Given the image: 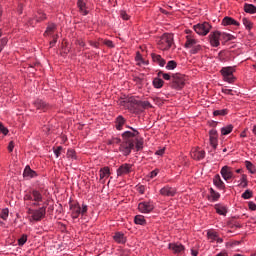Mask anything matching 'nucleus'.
Segmentation results:
<instances>
[{
	"label": "nucleus",
	"mask_w": 256,
	"mask_h": 256,
	"mask_svg": "<svg viewBox=\"0 0 256 256\" xmlns=\"http://www.w3.org/2000/svg\"><path fill=\"white\" fill-rule=\"evenodd\" d=\"M67 157L69 159H77V154L75 153V150L73 149H68L67 151Z\"/></svg>",
	"instance_id": "nucleus-41"
},
{
	"label": "nucleus",
	"mask_w": 256,
	"mask_h": 256,
	"mask_svg": "<svg viewBox=\"0 0 256 256\" xmlns=\"http://www.w3.org/2000/svg\"><path fill=\"white\" fill-rule=\"evenodd\" d=\"M253 197V192L251 190H246L243 194H242V198L243 199H251Z\"/></svg>",
	"instance_id": "nucleus-42"
},
{
	"label": "nucleus",
	"mask_w": 256,
	"mask_h": 256,
	"mask_svg": "<svg viewBox=\"0 0 256 256\" xmlns=\"http://www.w3.org/2000/svg\"><path fill=\"white\" fill-rule=\"evenodd\" d=\"M222 25L227 26V25H235L236 27H239V22H237L235 19L226 16L224 17V19L222 20Z\"/></svg>",
	"instance_id": "nucleus-24"
},
{
	"label": "nucleus",
	"mask_w": 256,
	"mask_h": 256,
	"mask_svg": "<svg viewBox=\"0 0 256 256\" xmlns=\"http://www.w3.org/2000/svg\"><path fill=\"white\" fill-rule=\"evenodd\" d=\"M176 68H177V62H175V60L168 61L166 65V69H168V71H173V69H176Z\"/></svg>",
	"instance_id": "nucleus-36"
},
{
	"label": "nucleus",
	"mask_w": 256,
	"mask_h": 256,
	"mask_svg": "<svg viewBox=\"0 0 256 256\" xmlns=\"http://www.w3.org/2000/svg\"><path fill=\"white\" fill-rule=\"evenodd\" d=\"M7 43V38H2L0 40V47H5V44Z\"/></svg>",
	"instance_id": "nucleus-57"
},
{
	"label": "nucleus",
	"mask_w": 256,
	"mask_h": 256,
	"mask_svg": "<svg viewBox=\"0 0 256 256\" xmlns=\"http://www.w3.org/2000/svg\"><path fill=\"white\" fill-rule=\"evenodd\" d=\"M169 249H171V251L175 253H182L183 251H185V246L179 243H172V244H169Z\"/></svg>",
	"instance_id": "nucleus-19"
},
{
	"label": "nucleus",
	"mask_w": 256,
	"mask_h": 256,
	"mask_svg": "<svg viewBox=\"0 0 256 256\" xmlns=\"http://www.w3.org/2000/svg\"><path fill=\"white\" fill-rule=\"evenodd\" d=\"M185 87V75L176 73L172 75V89H183Z\"/></svg>",
	"instance_id": "nucleus-6"
},
{
	"label": "nucleus",
	"mask_w": 256,
	"mask_h": 256,
	"mask_svg": "<svg viewBox=\"0 0 256 256\" xmlns=\"http://www.w3.org/2000/svg\"><path fill=\"white\" fill-rule=\"evenodd\" d=\"M215 241H217V243H222L223 242L222 238H219V236H217Z\"/></svg>",
	"instance_id": "nucleus-64"
},
{
	"label": "nucleus",
	"mask_w": 256,
	"mask_h": 256,
	"mask_svg": "<svg viewBox=\"0 0 256 256\" xmlns=\"http://www.w3.org/2000/svg\"><path fill=\"white\" fill-rule=\"evenodd\" d=\"M77 44L80 46V47H85V42L83 40H78L77 41Z\"/></svg>",
	"instance_id": "nucleus-60"
},
{
	"label": "nucleus",
	"mask_w": 256,
	"mask_h": 256,
	"mask_svg": "<svg viewBox=\"0 0 256 256\" xmlns=\"http://www.w3.org/2000/svg\"><path fill=\"white\" fill-rule=\"evenodd\" d=\"M155 209L153 202H140L138 204V210L140 213H151Z\"/></svg>",
	"instance_id": "nucleus-10"
},
{
	"label": "nucleus",
	"mask_w": 256,
	"mask_h": 256,
	"mask_svg": "<svg viewBox=\"0 0 256 256\" xmlns=\"http://www.w3.org/2000/svg\"><path fill=\"white\" fill-rule=\"evenodd\" d=\"M191 157L196 161H201V159H205V150L195 149L191 152Z\"/></svg>",
	"instance_id": "nucleus-15"
},
{
	"label": "nucleus",
	"mask_w": 256,
	"mask_h": 256,
	"mask_svg": "<svg viewBox=\"0 0 256 256\" xmlns=\"http://www.w3.org/2000/svg\"><path fill=\"white\" fill-rule=\"evenodd\" d=\"M109 175H111V170L109 167H103L99 171L100 181L105 183V179H109Z\"/></svg>",
	"instance_id": "nucleus-16"
},
{
	"label": "nucleus",
	"mask_w": 256,
	"mask_h": 256,
	"mask_svg": "<svg viewBox=\"0 0 256 256\" xmlns=\"http://www.w3.org/2000/svg\"><path fill=\"white\" fill-rule=\"evenodd\" d=\"M246 168L249 170L250 173L254 174L256 172L255 165L253 163L246 161L245 162Z\"/></svg>",
	"instance_id": "nucleus-39"
},
{
	"label": "nucleus",
	"mask_w": 256,
	"mask_h": 256,
	"mask_svg": "<svg viewBox=\"0 0 256 256\" xmlns=\"http://www.w3.org/2000/svg\"><path fill=\"white\" fill-rule=\"evenodd\" d=\"M207 237H208V239L211 240V242L216 241V239H217V233L212 232V231H209V232L207 233Z\"/></svg>",
	"instance_id": "nucleus-43"
},
{
	"label": "nucleus",
	"mask_w": 256,
	"mask_h": 256,
	"mask_svg": "<svg viewBox=\"0 0 256 256\" xmlns=\"http://www.w3.org/2000/svg\"><path fill=\"white\" fill-rule=\"evenodd\" d=\"M220 173L224 179V181H229L233 179V168L229 166H224L221 168Z\"/></svg>",
	"instance_id": "nucleus-11"
},
{
	"label": "nucleus",
	"mask_w": 256,
	"mask_h": 256,
	"mask_svg": "<svg viewBox=\"0 0 256 256\" xmlns=\"http://www.w3.org/2000/svg\"><path fill=\"white\" fill-rule=\"evenodd\" d=\"M213 115L215 117H217L219 115L225 116V115H227V109L216 110V111L213 112Z\"/></svg>",
	"instance_id": "nucleus-44"
},
{
	"label": "nucleus",
	"mask_w": 256,
	"mask_h": 256,
	"mask_svg": "<svg viewBox=\"0 0 256 256\" xmlns=\"http://www.w3.org/2000/svg\"><path fill=\"white\" fill-rule=\"evenodd\" d=\"M156 175H159V169H155L152 172H150V179H154Z\"/></svg>",
	"instance_id": "nucleus-51"
},
{
	"label": "nucleus",
	"mask_w": 256,
	"mask_h": 256,
	"mask_svg": "<svg viewBox=\"0 0 256 256\" xmlns=\"http://www.w3.org/2000/svg\"><path fill=\"white\" fill-rule=\"evenodd\" d=\"M245 13H250L251 15L256 13V7L253 4H245L244 5Z\"/></svg>",
	"instance_id": "nucleus-29"
},
{
	"label": "nucleus",
	"mask_w": 256,
	"mask_h": 256,
	"mask_svg": "<svg viewBox=\"0 0 256 256\" xmlns=\"http://www.w3.org/2000/svg\"><path fill=\"white\" fill-rule=\"evenodd\" d=\"M77 6L80 9L82 15H88L89 11H87V4L83 0H78Z\"/></svg>",
	"instance_id": "nucleus-26"
},
{
	"label": "nucleus",
	"mask_w": 256,
	"mask_h": 256,
	"mask_svg": "<svg viewBox=\"0 0 256 256\" xmlns=\"http://www.w3.org/2000/svg\"><path fill=\"white\" fill-rule=\"evenodd\" d=\"M28 213L32 215L33 221H41V219H44L45 215L47 214V207L42 206L36 210L29 209Z\"/></svg>",
	"instance_id": "nucleus-7"
},
{
	"label": "nucleus",
	"mask_w": 256,
	"mask_h": 256,
	"mask_svg": "<svg viewBox=\"0 0 256 256\" xmlns=\"http://www.w3.org/2000/svg\"><path fill=\"white\" fill-rule=\"evenodd\" d=\"M210 197H212L213 201H219L221 194L219 192H216L213 190V188L210 189Z\"/></svg>",
	"instance_id": "nucleus-34"
},
{
	"label": "nucleus",
	"mask_w": 256,
	"mask_h": 256,
	"mask_svg": "<svg viewBox=\"0 0 256 256\" xmlns=\"http://www.w3.org/2000/svg\"><path fill=\"white\" fill-rule=\"evenodd\" d=\"M34 107L40 111H47V109H49V104L41 99H37L34 101Z\"/></svg>",
	"instance_id": "nucleus-17"
},
{
	"label": "nucleus",
	"mask_w": 256,
	"mask_h": 256,
	"mask_svg": "<svg viewBox=\"0 0 256 256\" xmlns=\"http://www.w3.org/2000/svg\"><path fill=\"white\" fill-rule=\"evenodd\" d=\"M151 103L149 101H140L138 105V110L141 111V109H151Z\"/></svg>",
	"instance_id": "nucleus-32"
},
{
	"label": "nucleus",
	"mask_w": 256,
	"mask_h": 256,
	"mask_svg": "<svg viewBox=\"0 0 256 256\" xmlns=\"http://www.w3.org/2000/svg\"><path fill=\"white\" fill-rule=\"evenodd\" d=\"M104 45H106L107 47H114L113 46V41H111V40H106V41H104Z\"/></svg>",
	"instance_id": "nucleus-55"
},
{
	"label": "nucleus",
	"mask_w": 256,
	"mask_h": 256,
	"mask_svg": "<svg viewBox=\"0 0 256 256\" xmlns=\"http://www.w3.org/2000/svg\"><path fill=\"white\" fill-rule=\"evenodd\" d=\"M55 43H57V36H54L53 41L50 42V46L54 47Z\"/></svg>",
	"instance_id": "nucleus-59"
},
{
	"label": "nucleus",
	"mask_w": 256,
	"mask_h": 256,
	"mask_svg": "<svg viewBox=\"0 0 256 256\" xmlns=\"http://www.w3.org/2000/svg\"><path fill=\"white\" fill-rule=\"evenodd\" d=\"M159 77H163V79H165V81H169L171 80V75L167 74V73H163V72H159L158 73Z\"/></svg>",
	"instance_id": "nucleus-48"
},
{
	"label": "nucleus",
	"mask_w": 256,
	"mask_h": 256,
	"mask_svg": "<svg viewBox=\"0 0 256 256\" xmlns=\"http://www.w3.org/2000/svg\"><path fill=\"white\" fill-rule=\"evenodd\" d=\"M175 193H177V190L169 186L163 187L160 190V194H162L164 197H174Z\"/></svg>",
	"instance_id": "nucleus-14"
},
{
	"label": "nucleus",
	"mask_w": 256,
	"mask_h": 256,
	"mask_svg": "<svg viewBox=\"0 0 256 256\" xmlns=\"http://www.w3.org/2000/svg\"><path fill=\"white\" fill-rule=\"evenodd\" d=\"M134 223H136V225H147V221L143 215H136L134 218Z\"/></svg>",
	"instance_id": "nucleus-28"
},
{
	"label": "nucleus",
	"mask_w": 256,
	"mask_h": 256,
	"mask_svg": "<svg viewBox=\"0 0 256 256\" xmlns=\"http://www.w3.org/2000/svg\"><path fill=\"white\" fill-rule=\"evenodd\" d=\"M214 209L218 215H223L224 217L227 215V206L222 204H216Z\"/></svg>",
	"instance_id": "nucleus-21"
},
{
	"label": "nucleus",
	"mask_w": 256,
	"mask_h": 256,
	"mask_svg": "<svg viewBox=\"0 0 256 256\" xmlns=\"http://www.w3.org/2000/svg\"><path fill=\"white\" fill-rule=\"evenodd\" d=\"M221 37H224V39H226L227 41L231 39V35L225 33L221 34V32L215 31L210 33L209 35L210 45L212 47H219V45H221V43L219 42V39H221Z\"/></svg>",
	"instance_id": "nucleus-4"
},
{
	"label": "nucleus",
	"mask_w": 256,
	"mask_h": 256,
	"mask_svg": "<svg viewBox=\"0 0 256 256\" xmlns=\"http://www.w3.org/2000/svg\"><path fill=\"white\" fill-rule=\"evenodd\" d=\"M113 239L116 243L125 244L127 243V238L125 237V234L123 232H116L113 236Z\"/></svg>",
	"instance_id": "nucleus-18"
},
{
	"label": "nucleus",
	"mask_w": 256,
	"mask_h": 256,
	"mask_svg": "<svg viewBox=\"0 0 256 256\" xmlns=\"http://www.w3.org/2000/svg\"><path fill=\"white\" fill-rule=\"evenodd\" d=\"M248 207L251 211H256V204L254 202H249Z\"/></svg>",
	"instance_id": "nucleus-54"
},
{
	"label": "nucleus",
	"mask_w": 256,
	"mask_h": 256,
	"mask_svg": "<svg viewBox=\"0 0 256 256\" xmlns=\"http://www.w3.org/2000/svg\"><path fill=\"white\" fill-rule=\"evenodd\" d=\"M242 187H247V180L245 179V177L242 178Z\"/></svg>",
	"instance_id": "nucleus-61"
},
{
	"label": "nucleus",
	"mask_w": 256,
	"mask_h": 256,
	"mask_svg": "<svg viewBox=\"0 0 256 256\" xmlns=\"http://www.w3.org/2000/svg\"><path fill=\"white\" fill-rule=\"evenodd\" d=\"M89 44H90L92 47H95V49H99V44H98V42L90 41Z\"/></svg>",
	"instance_id": "nucleus-56"
},
{
	"label": "nucleus",
	"mask_w": 256,
	"mask_h": 256,
	"mask_svg": "<svg viewBox=\"0 0 256 256\" xmlns=\"http://www.w3.org/2000/svg\"><path fill=\"white\" fill-rule=\"evenodd\" d=\"M123 125H125V118H123V116H118L116 119V129L121 131L123 129Z\"/></svg>",
	"instance_id": "nucleus-27"
},
{
	"label": "nucleus",
	"mask_w": 256,
	"mask_h": 256,
	"mask_svg": "<svg viewBox=\"0 0 256 256\" xmlns=\"http://www.w3.org/2000/svg\"><path fill=\"white\" fill-rule=\"evenodd\" d=\"M164 153H165V148H162V149L156 151L155 155H160L161 156V155H164Z\"/></svg>",
	"instance_id": "nucleus-58"
},
{
	"label": "nucleus",
	"mask_w": 256,
	"mask_h": 256,
	"mask_svg": "<svg viewBox=\"0 0 256 256\" xmlns=\"http://www.w3.org/2000/svg\"><path fill=\"white\" fill-rule=\"evenodd\" d=\"M139 193H141V195L145 193V188L143 186L139 187Z\"/></svg>",
	"instance_id": "nucleus-62"
},
{
	"label": "nucleus",
	"mask_w": 256,
	"mask_h": 256,
	"mask_svg": "<svg viewBox=\"0 0 256 256\" xmlns=\"http://www.w3.org/2000/svg\"><path fill=\"white\" fill-rule=\"evenodd\" d=\"M191 253L193 256L199 255V252L197 250H191Z\"/></svg>",
	"instance_id": "nucleus-63"
},
{
	"label": "nucleus",
	"mask_w": 256,
	"mask_h": 256,
	"mask_svg": "<svg viewBox=\"0 0 256 256\" xmlns=\"http://www.w3.org/2000/svg\"><path fill=\"white\" fill-rule=\"evenodd\" d=\"M242 23L245 26V28L248 29V31H251V29H253V23L251 22V20L243 18Z\"/></svg>",
	"instance_id": "nucleus-33"
},
{
	"label": "nucleus",
	"mask_w": 256,
	"mask_h": 256,
	"mask_svg": "<svg viewBox=\"0 0 256 256\" xmlns=\"http://www.w3.org/2000/svg\"><path fill=\"white\" fill-rule=\"evenodd\" d=\"M213 183L218 189H225V183L221 180V176L219 174L214 176Z\"/></svg>",
	"instance_id": "nucleus-20"
},
{
	"label": "nucleus",
	"mask_w": 256,
	"mask_h": 256,
	"mask_svg": "<svg viewBox=\"0 0 256 256\" xmlns=\"http://www.w3.org/2000/svg\"><path fill=\"white\" fill-rule=\"evenodd\" d=\"M128 103H129L130 107H133V109H139L140 101L135 99L134 97L129 98Z\"/></svg>",
	"instance_id": "nucleus-31"
},
{
	"label": "nucleus",
	"mask_w": 256,
	"mask_h": 256,
	"mask_svg": "<svg viewBox=\"0 0 256 256\" xmlns=\"http://www.w3.org/2000/svg\"><path fill=\"white\" fill-rule=\"evenodd\" d=\"M131 131H126L122 134L123 142L120 145V151L125 157L127 155H131V150L135 149V137L139 135V131L135 130L134 128H131Z\"/></svg>",
	"instance_id": "nucleus-1"
},
{
	"label": "nucleus",
	"mask_w": 256,
	"mask_h": 256,
	"mask_svg": "<svg viewBox=\"0 0 256 256\" xmlns=\"http://www.w3.org/2000/svg\"><path fill=\"white\" fill-rule=\"evenodd\" d=\"M196 44H197V40L193 38V36H186L185 47L187 49H192L193 47L196 46Z\"/></svg>",
	"instance_id": "nucleus-25"
},
{
	"label": "nucleus",
	"mask_w": 256,
	"mask_h": 256,
	"mask_svg": "<svg viewBox=\"0 0 256 256\" xmlns=\"http://www.w3.org/2000/svg\"><path fill=\"white\" fill-rule=\"evenodd\" d=\"M120 17H122L124 19V21H128V19H129V15L125 11L120 12Z\"/></svg>",
	"instance_id": "nucleus-50"
},
{
	"label": "nucleus",
	"mask_w": 256,
	"mask_h": 256,
	"mask_svg": "<svg viewBox=\"0 0 256 256\" xmlns=\"http://www.w3.org/2000/svg\"><path fill=\"white\" fill-rule=\"evenodd\" d=\"M132 166L131 164H122L118 169H117V176L118 177H123V175H129L131 172Z\"/></svg>",
	"instance_id": "nucleus-12"
},
{
	"label": "nucleus",
	"mask_w": 256,
	"mask_h": 256,
	"mask_svg": "<svg viewBox=\"0 0 256 256\" xmlns=\"http://www.w3.org/2000/svg\"><path fill=\"white\" fill-rule=\"evenodd\" d=\"M72 219H79V215H85L87 213V205L83 204L82 207L79 203L70 205Z\"/></svg>",
	"instance_id": "nucleus-5"
},
{
	"label": "nucleus",
	"mask_w": 256,
	"mask_h": 256,
	"mask_svg": "<svg viewBox=\"0 0 256 256\" xmlns=\"http://www.w3.org/2000/svg\"><path fill=\"white\" fill-rule=\"evenodd\" d=\"M0 132L3 133V135H7V133H9V130L5 128L2 123H0Z\"/></svg>",
	"instance_id": "nucleus-49"
},
{
	"label": "nucleus",
	"mask_w": 256,
	"mask_h": 256,
	"mask_svg": "<svg viewBox=\"0 0 256 256\" xmlns=\"http://www.w3.org/2000/svg\"><path fill=\"white\" fill-rule=\"evenodd\" d=\"M57 30V26L55 24H50L47 26L46 31L44 32V35H53L55 31Z\"/></svg>",
	"instance_id": "nucleus-30"
},
{
	"label": "nucleus",
	"mask_w": 256,
	"mask_h": 256,
	"mask_svg": "<svg viewBox=\"0 0 256 256\" xmlns=\"http://www.w3.org/2000/svg\"><path fill=\"white\" fill-rule=\"evenodd\" d=\"M61 151H63V146H58L57 148H54V154L57 158L60 157Z\"/></svg>",
	"instance_id": "nucleus-47"
},
{
	"label": "nucleus",
	"mask_w": 256,
	"mask_h": 256,
	"mask_svg": "<svg viewBox=\"0 0 256 256\" xmlns=\"http://www.w3.org/2000/svg\"><path fill=\"white\" fill-rule=\"evenodd\" d=\"M1 219H3L4 221H7V217H9V210L8 209H4L2 210L1 213Z\"/></svg>",
	"instance_id": "nucleus-46"
},
{
	"label": "nucleus",
	"mask_w": 256,
	"mask_h": 256,
	"mask_svg": "<svg viewBox=\"0 0 256 256\" xmlns=\"http://www.w3.org/2000/svg\"><path fill=\"white\" fill-rule=\"evenodd\" d=\"M27 243V235L23 234L19 239H18V245L20 247H23Z\"/></svg>",
	"instance_id": "nucleus-40"
},
{
	"label": "nucleus",
	"mask_w": 256,
	"mask_h": 256,
	"mask_svg": "<svg viewBox=\"0 0 256 256\" xmlns=\"http://www.w3.org/2000/svg\"><path fill=\"white\" fill-rule=\"evenodd\" d=\"M194 31L198 35L205 36L211 31V24H209V22H203V23L196 24V25H194Z\"/></svg>",
	"instance_id": "nucleus-9"
},
{
	"label": "nucleus",
	"mask_w": 256,
	"mask_h": 256,
	"mask_svg": "<svg viewBox=\"0 0 256 256\" xmlns=\"http://www.w3.org/2000/svg\"><path fill=\"white\" fill-rule=\"evenodd\" d=\"M231 131H233V125H228V126L223 127L221 129V134L222 135H229V133H231Z\"/></svg>",
	"instance_id": "nucleus-38"
},
{
	"label": "nucleus",
	"mask_w": 256,
	"mask_h": 256,
	"mask_svg": "<svg viewBox=\"0 0 256 256\" xmlns=\"http://www.w3.org/2000/svg\"><path fill=\"white\" fill-rule=\"evenodd\" d=\"M198 51H201V45L196 44L195 46L192 47L190 53H192V55H196V53H197Z\"/></svg>",
	"instance_id": "nucleus-45"
},
{
	"label": "nucleus",
	"mask_w": 256,
	"mask_h": 256,
	"mask_svg": "<svg viewBox=\"0 0 256 256\" xmlns=\"http://www.w3.org/2000/svg\"><path fill=\"white\" fill-rule=\"evenodd\" d=\"M134 144L136 145V151H141V149H143V140L137 139V136L134 137Z\"/></svg>",
	"instance_id": "nucleus-35"
},
{
	"label": "nucleus",
	"mask_w": 256,
	"mask_h": 256,
	"mask_svg": "<svg viewBox=\"0 0 256 256\" xmlns=\"http://www.w3.org/2000/svg\"><path fill=\"white\" fill-rule=\"evenodd\" d=\"M23 176L28 179H33V177H37V172L33 171L31 167L26 166L23 172Z\"/></svg>",
	"instance_id": "nucleus-23"
},
{
	"label": "nucleus",
	"mask_w": 256,
	"mask_h": 256,
	"mask_svg": "<svg viewBox=\"0 0 256 256\" xmlns=\"http://www.w3.org/2000/svg\"><path fill=\"white\" fill-rule=\"evenodd\" d=\"M222 93H224L225 95H232L233 90L227 89V88H222Z\"/></svg>",
	"instance_id": "nucleus-53"
},
{
	"label": "nucleus",
	"mask_w": 256,
	"mask_h": 256,
	"mask_svg": "<svg viewBox=\"0 0 256 256\" xmlns=\"http://www.w3.org/2000/svg\"><path fill=\"white\" fill-rule=\"evenodd\" d=\"M163 80L162 79H160V78H155L154 80H153V85H154V87L156 88V89H161V87H163Z\"/></svg>",
	"instance_id": "nucleus-37"
},
{
	"label": "nucleus",
	"mask_w": 256,
	"mask_h": 256,
	"mask_svg": "<svg viewBox=\"0 0 256 256\" xmlns=\"http://www.w3.org/2000/svg\"><path fill=\"white\" fill-rule=\"evenodd\" d=\"M233 71V67H223L220 70L223 80L227 83H235V76H233Z\"/></svg>",
	"instance_id": "nucleus-8"
},
{
	"label": "nucleus",
	"mask_w": 256,
	"mask_h": 256,
	"mask_svg": "<svg viewBox=\"0 0 256 256\" xmlns=\"http://www.w3.org/2000/svg\"><path fill=\"white\" fill-rule=\"evenodd\" d=\"M158 47L162 51H167L173 47V34L165 33L158 40Z\"/></svg>",
	"instance_id": "nucleus-3"
},
{
	"label": "nucleus",
	"mask_w": 256,
	"mask_h": 256,
	"mask_svg": "<svg viewBox=\"0 0 256 256\" xmlns=\"http://www.w3.org/2000/svg\"><path fill=\"white\" fill-rule=\"evenodd\" d=\"M13 149H15V143L13 141H11L8 145V151L10 153H13Z\"/></svg>",
	"instance_id": "nucleus-52"
},
{
	"label": "nucleus",
	"mask_w": 256,
	"mask_h": 256,
	"mask_svg": "<svg viewBox=\"0 0 256 256\" xmlns=\"http://www.w3.org/2000/svg\"><path fill=\"white\" fill-rule=\"evenodd\" d=\"M24 201H26V205H30V207H39V205L43 203V194H41L39 190H30L24 195Z\"/></svg>",
	"instance_id": "nucleus-2"
},
{
	"label": "nucleus",
	"mask_w": 256,
	"mask_h": 256,
	"mask_svg": "<svg viewBox=\"0 0 256 256\" xmlns=\"http://www.w3.org/2000/svg\"><path fill=\"white\" fill-rule=\"evenodd\" d=\"M209 137H210V145H211V147L214 150L217 149V145H218L217 138L219 137V135L217 134V130H215V129L210 130Z\"/></svg>",
	"instance_id": "nucleus-13"
},
{
	"label": "nucleus",
	"mask_w": 256,
	"mask_h": 256,
	"mask_svg": "<svg viewBox=\"0 0 256 256\" xmlns=\"http://www.w3.org/2000/svg\"><path fill=\"white\" fill-rule=\"evenodd\" d=\"M152 61H154V63H157V65H159L160 67H165V59H163V57H161V55L159 54H152Z\"/></svg>",
	"instance_id": "nucleus-22"
}]
</instances>
